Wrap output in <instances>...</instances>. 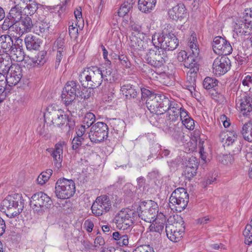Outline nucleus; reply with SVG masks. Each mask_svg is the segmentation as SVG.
Instances as JSON below:
<instances>
[{"label":"nucleus","instance_id":"obj_1","mask_svg":"<svg viewBox=\"0 0 252 252\" xmlns=\"http://www.w3.org/2000/svg\"><path fill=\"white\" fill-rule=\"evenodd\" d=\"M152 42L154 46L158 45L160 49L165 51H173L179 45L178 40L174 33L166 28L160 34H154Z\"/></svg>","mask_w":252,"mask_h":252},{"label":"nucleus","instance_id":"obj_2","mask_svg":"<svg viewBox=\"0 0 252 252\" xmlns=\"http://www.w3.org/2000/svg\"><path fill=\"white\" fill-rule=\"evenodd\" d=\"M24 200L21 194H14L7 196L1 202L2 209L10 218H14L19 215L24 208Z\"/></svg>","mask_w":252,"mask_h":252},{"label":"nucleus","instance_id":"obj_3","mask_svg":"<svg viewBox=\"0 0 252 252\" xmlns=\"http://www.w3.org/2000/svg\"><path fill=\"white\" fill-rule=\"evenodd\" d=\"M185 230L184 221L181 217L177 216V219L174 217H169L165 226V231L168 239L172 242L180 241Z\"/></svg>","mask_w":252,"mask_h":252},{"label":"nucleus","instance_id":"obj_4","mask_svg":"<svg viewBox=\"0 0 252 252\" xmlns=\"http://www.w3.org/2000/svg\"><path fill=\"white\" fill-rule=\"evenodd\" d=\"M53 202L46 194L39 191L33 194L31 198L30 205L33 212L39 215H42L48 208H50Z\"/></svg>","mask_w":252,"mask_h":252},{"label":"nucleus","instance_id":"obj_5","mask_svg":"<svg viewBox=\"0 0 252 252\" xmlns=\"http://www.w3.org/2000/svg\"><path fill=\"white\" fill-rule=\"evenodd\" d=\"M189 194L183 188L176 189L169 198V206L173 210L181 212L187 206L189 202Z\"/></svg>","mask_w":252,"mask_h":252},{"label":"nucleus","instance_id":"obj_6","mask_svg":"<svg viewBox=\"0 0 252 252\" xmlns=\"http://www.w3.org/2000/svg\"><path fill=\"white\" fill-rule=\"evenodd\" d=\"M158 204L153 200L141 202L138 209L139 218L145 221L150 223L154 222L158 216Z\"/></svg>","mask_w":252,"mask_h":252},{"label":"nucleus","instance_id":"obj_7","mask_svg":"<svg viewBox=\"0 0 252 252\" xmlns=\"http://www.w3.org/2000/svg\"><path fill=\"white\" fill-rule=\"evenodd\" d=\"M75 192V184L72 180L64 178L58 180L56 183L55 193L60 199H64L72 197Z\"/></svg>","mask_w":252,"mask_h":252},{"label":"nucleus","instance_id":"obj_8","mask_svg":"<svg viewBox=\"0 0 252 252\" xmlns=\"http://www.w3.org/2000/svg\"><path fill=\"white\" fill-rule=\"evenodd\" d=\"M44 118L47 123L60 127L66 123L67 115L63 110L51 105L45 113Z\"/></svg>","mask_w":252,"mask_h":252},{"label":"nucleus","instance_id":"obj_9","mask_svg":"<svg viewBox=\"0 0 252 252\" xmlns=\"http://www.w3.org/2000/svg\"><path fill=\"white\" fill-rule=\"evenodd\" d=\"M83 77L85 78L87 86L92 89L99 87L102 82V76L99 73V68L95 66L88 67L84 70L80 76L79 80L81 82Z\"/></svg>","mask_w":252,"mask_h":252},{"label":"nucleus","instance_id":"obj_10","mask_svg":"<svg viewBox=\"0 0 252 252\" xmlns=\"http://www.w3.org/2000/svg\"><path fill=\"white\" fill-rule=\"evenodd\" d=\"M154 46L153 49L149 50L145 59L148 64L154 67L159 68L165 63L167 57L158 45Z\"/></svg>","mask_w":252,"mask_h":252},{"label":"nucleus","instance_id":"obj_11","mask_svg":"<svg viewBox=\"0 0 252 252\" xmlns=\"http://www.w3.org/2000/svg\"><path fill=\"white\" fill-rule=\"evenodd\" d=\"M88 137L92 143H98L104 141L108 136V127L103 122H97L93 125L88 132Z\"/></svg>","mask_w":252,"mask_h":252},{"label":"nucleus","instance_id":"obj_12","mask_svg":"<svg viewBox=\"0 0 252 252\" xmlns=\"http://www.w3.org/2000/svg\"><path fill=\"white\" fill-rule=\"evenodd\" d=\"M111 206L109 197L105 195L98 196L93 203L91 210L95 216H100L109 211Z\"/></svg>","mask_w":252,"mask_h":252},{"label":"nucleus","instance_id":"obj_13","mask_svg":"<svg viewBox=\"0 0 252 252\" xmlns=\"http://www.w3.org/2000/svg\"><path fill=\"white\" fill-rule=\"evenodd\" d=\"M142 98L146 99V104L147 108L153 114L157 115L158 111V102L159 100L158 99L159 95L158 93H153L150 90L143 88L141 90Z\"/></svg>","mask_w":252,"mask_h":252},{"label":"nucleus","instance_id":"obj_14","mask_svg":"<svg viewBox=\"0 0 252 252\" xmlns=\"http://www.w3.org/2000/svg\"><path fill=\"white\" fill-rule=\"evenodd\" d=\"M212 47L216 54L223 55V56L230 54L232 51V48L230 43L221 36H217L214 38Z\"/></svg>","mask_w":252,"mask_h":252},{"label":"nucleus","instance_id":"obj_15","mask_svg":"<svg viewBox=\"0 0 252 252\" xmlns=\"http://www.w3.org/2000/svg\"><path fill=\"white\" fill-rule=\"evenodd\" d=\"M237 107L244 116H249L252 110V98L245 92L241 93L236 99Z\"/></svg>","mask_w":252,"mask_h":252},{"label":"nucleus","instance_id":"obj_16","mask_svg":"<svg viewBox=\"0 0 252 252\" xmlns=\"http://www.w3.org/2000/svg\"><path fill=\"white\" fill-rule=\"evenodd\" d=\"M231 62L226 56L217 57L213 64V72L216 75L220 76L225 74L230 69Z\"/></svg>","mask_w":252,"mask_h":252},{"label":"nucleus","instance_id":"obj_17","mask_svg":"<svg viewBox=\"0 0 252 252\" xmlns=\"http://www.w3.org/2000/svg\"><path fill=\"white\" fill-rule=\"evenodd\" d=\"M86 128L84 126H78L76 130V136L74 137L72 141V148L74 150H77L82 146L84 149L90 150L92 148L89 143L84 144V141L87 138V133H86Z\"/></svg>","mask_w":252,"mask_h":252},{"label":"nucleus","instance_id":"obj_18","mask_svg":"<svg viewBox=\"0 0 252 252\" xmlns=\"http://www.w3.org/2000/svg\"><path fill=\"white\" fill-rule=\"evenodd\" d=\"M64 145V141H60L55 145L54 148L47 149L53 158L54 167L57 170H59L62 166L63 154Z\"/></svg>","mask_w":252,"mask_h":252},{"label":"nucleus","instance_id":"obj_19","mask_svg":"<svg viewBox=\"0 0 252 252\" xmlns=\"http://www.w3.org/2000/svg\"><path fill=\"white\" fill-rule=\"evenodd\" d=\"M114 221L117 227L123 230L126 229L132 223L130 215L125 209L121 210L117 214Z\"/></svg>","mask_w":252,"mask_h":252},{"label":"nucleus","instance_id":"obj_20","mask_svg":"<svg viewBox=\"0 0 252 252\" xmlns=\"http://www.w3.org/2000/svg\"><path fill=\"white\" fill-rule=\"evenodd\" d=\"M22 43L23 40L19 37L17 38L14 44L9 51L10 56L13 60L17 62H22L25 58Z\"/></svg>","mask_w":252,"mask_h":252},{"label":"nucleus","instance_id":"obj_21","mask_svg":"<svg viewBox=\"0 0 252 252\" xmlns=\"http://www.w3.org/2000/svg\"><path fill=\"white\" fill-rule=\"evenodd\" d=\"M189 70L187 73V82L185 87L192 94L195 91L196 87V78L199 70V64L189 68Z\"/></svg>","mask_w":252,"mask_h":252},{"label":"nucleus","instance_id":"obj_22","mask_svg":"<svg viewBox=\"0 0 252 252\" xmlns=\"http://www.w3.org/2000/svg\"><path fill=\"white\" fill-rule=\"evenodd\" d=\"M50 27L47 20L40 17L34 24L33 32L39 36H43L49 33Z\"/></svg>","mask_w":252,"mask_h":252},{"label":"nucleus","instance_id":"obj_23","mask_svg":"<svg viewBox=\"0 0 252 252\" xmlns=\"http://www.w3.org/2000/svg\"><path fill=\"white\" fill-rule=\"evenodd\" d=\"M233 31L237 35H249L252 34V27L241 18L235 23Z\"/></svg>","mask_w":252,"mask_h":252},{"label":"nucleus","instance_id":"obj_24","mask_svg":"<svg viewBox=\"0 0 252 252\" xmlns=\"http://www.w3.org/2000/svg\"><path fill=\"white\" fill-rule=\"evenodd\" d=\"M177 59L180 62H184L185 67L188 68L198 64V59L191 54L188 56L185 51H181L178 54Z\"/></svg>","mask_w":252,"mask_h":252},{"label":"nucleus","instance_id":"obj_25","mask_svg":"<svg viewBox=\"0 0 252 252\" xmlns=\"http://www.w3.org/2000/svg\"><path fill=\"white\" fill-rule=\"evenodd\" d=\"M167 111L166 120L171 122H176L178 120L179 114L182 107L180 104L178 103L174 100H171Z\"/></svg>","mask_w":252,"mask_h":252},{"label":"nucleus","instance_id":"obj_26","mask_svg":"<svg viewBox=\"0 0 252 252\" xmlns=\"http://www.w3.org/2000/svg\"><path fill=\"white\" fill-rule=\"evenodd\" d=\"M166 222V218L162 213L158 214L156 220L150 225L149 229L150 232H158L161 234L162 232L165 223Z\"/></svg>","mask_w":252,"mask_h":252},{"label":"nucleus","instance_id":"obj_27","mask_svg":"<svg viewBox=\"0 0 252 252\" xmlns=\"http://www.w3.org/2000/svg\"><path fill=\"white\" fill-rule=\"evenodd\" d=\"M237 136L236 131L225 130L220 134V140L224 147L229 146L237 140Z\"/></svg>","mask_w":252,"mask_h":252},{"label":"nucleus","instance_id":"obj_28","mask_svg":"<svg viewBox=\"0 0 252 252\" xmlns=\"http://www.w3.org/2000/svg\"><path fill=\"white\" fill-rule=\"evenodd\" d=\"M186 10L184 4L179 3L168 10V15L171 19L177 21L185 17Z\"/></svg>","mask_w":252,"mask_h":252},{"label":"nucleus","instance_id":"obj_29","mask_svg":"<svg viewBox=\"0 0 252 252\" xmlns=\"http://www.w3.org/2000/svg\"><path fill=\"white\" fill-rule=\"evenodd\" d=\"M183 125L179 123L177 124H169L167 129L168 133L174 140L179 141L184 136L183 131Z\"/></svg>","mask_w":252,"mask_h":252},{"label":"nucleus","instance_id":"obj_30","mask_svg":"<svg viewBox=\"0 0 252 252\" xmlns=\"http://www.w3.org/2000/svg\"><path fill=\"white\" fill-rule=\"evenodd\" d=\"M14 43L12 37L8 34L0 36V55L9 52L13 47Z\"/></svg>","mask_w":252,"mask_h":252},{"label":"nucleus","instance_id":"obj_31","mask_svg":"<svg viewBox=\"0 0 252 252\" xmlns=\"http://www.w3.org/2000/svg\"><path fill=\"white\" fill-rule=\"evenodd\" d=\"M158 95H159L158 100V110L157 115H161L164 114L167 111L169 108L168 105L170 104L171 100L169 99L164 94L158 93Z\"/></svg>","mask_w":252,"mask_h":252},{"label":"nucleus","instance_id":"obj_32","mask_svg":"<svg viewBox=\"0 0 252 252\" xmlns=\"http://www.w3.org/2000/svg\"><path fill=\"white\" fill-rule=\"evenodd\" d=\"M150 155L148 156L147 160H149L150 158L156 157L158 158L157 153L160 150L158 155H160L161 158L167 157L170 153V151L165 149V147L162 148L160 145L158 144H155L152 145L150 148Z\"/></svg>","mask_w":252,"mask_h":252},{"label":"nucleus","instance_id":"obj_33","mask_svg":"<svg viewBox=\"0 0 252 252\" xmlns=\"http://www.w3.org/2000/svg\"><path fill=\"white\" fill-rule=\"evenodd\" d=\"M121 91L125 94L127 98H136L140 93V90L137 87L131 84H125L121 87Z\"/></svg>","mask_w":252,"mask_h":252},{"label":"nucleus","instance_id":"obj_34","mask_svg":"<svg viewBox=\"0 0 252 252\" xmlns=\"http://www.w3.org/2000/svg\"><path fill=\"white\" fill-rule=\"evenodd\" d=\"M24 41L28 50H37L41 44L40 39L31 34L26 35Z\"/></svg>","mask_w":252,"mask_h":252},{"label":"nucleus","instance_id":"obj_35","mask_svg":"<svg viewBox=\"0 0 252 252\" xmlns=\"http://www.w3.org/2000/svg\"><path fill=\"white\" fill-rule=\"evenodd\" d=\"M156 0H138V8L143 13H149L155 8Z\"/></svg>","mask_w":252,"mask_h":252},{"label":"nucleus","instance_id":"obj_36","mask_svg":"<svg viewBox=\"0 0 252 252\" xmlns=\"http://www.w3.org/2000/svg\"><path fill=\"white\" fill-rule=\"evenodd\" d=\"M10 57L7 55H0V72L7 74L12 65Z\"/></svg>","mask_w":252,"mask_h":252},{"label":"nucleus","instance_id":"obj_37","mask_svg":"<svg viewBox=\"0 0 252 252\" xmlns=\"http://www.w3.org/2000/svg\"><path fill=\"white\" fill-rule=\"evenodd\" d=\"M140 36L135 35L130 37V45L134 50H142L148 46L147 41L142 39Z\"/></svg>","mask_w":252,"mask_h":252},{"label":"nucleus","instance_id":"obj_38","mask_svg":"<svg viewBox=\"0 0 252 252\" xmlns=\"http://www.w3.org/2000/svg\"><path fill=\"white\" fill-rule=\"evenodd\" d=\"M113 239L120 247L127 246L129 244V237L123 232L115 231L112 234Z\"/></svg>","mask_w":252,"mask_h":252},{"label":"nucleus","instance_id":"obj_39","mask_svg":"<svg viewBox=\"0 0 252 252\" xmlns=\"http://www.w3.org/2000/svg\"><path fill=\"white\" fill-rule=\"evenodd\" d=\"M19 28V32L22 34L31 32L32 29H33L34 28L32 18L28 15L26 16L22 20Z\"/></svg>","mask_w":252,"mask_h":252},{"label":"nucleus","instance_id":"obj_40","mask_svg":"<svg viewBox=\"0 0 252 252\" xmlns=\"http://www.w3.org/2000/svg\"><path fill=\"white\" fill-rule=\"evenodd\" d=\"M188 46L191 51V55L193 56H195L197 59H198V56L199 53V49L198 48L196 34L195 33H193L189 38Z\"/></svg>","mask_w":252,"mask_h":252},{"label":"nucleus","instance_id":"obj_41","mask_svg":"<svg viewBox=\"0 0 252 252\" xmlns=\"http://www.w3.org/2000/svg\"><path fill=\"white\" fill-rule=\"evenodd\" d=\"M22 7L17 4L13 7L10 10L9 13V17L13 20L14 22L17 23L19 22L22 18Z\"/></svg>","mask_w":252,"mask_h":252},{"label":"nucleus","instance_id":"obj_42","mask_svg":"<svg viewBox=\"0 0 252 252\" xmlns=\"http://www.w3.org/2000/svg\"><path fill=\"white\" fill-rule=\"evenodd\" d=\"M79 88L80 85L77 81H71L67 82L63 90L64 91V92L69 93L75 96H78L77 92L79 91Z\"/></svg>","mask_w":252,"mask_h":252},{"label":"nucleus","instance_id":"obj_43","mask_svg":"<svg viewBox=\"0 0 252 252\" xmlns=\"http://www.w3.org/2000/svg\"><path fill=\"white\" fill-rule=\"evenodd\" d=\"M133 3L128 1H125L120 6L117 13L119 17H124L127 15L133 7Z\"/></svg>","mask_w":252,"mask_h":252},{"label":"nucleus","instance_id":"obj_44","mask_svg":"<svg viewBox=\"0 0 252 252\" xmlns=\"http://www.w3.org/2000/svg\"><path fill=\"white\" fill-rule=\"evenodd\" d=\"M76 96L67 92H64V91H63L62 94L61 95L62 100L63 101L65 105L68 107V110H69V108H71L72 103L75 99Z\"/></svg>","mask_w":252,"mask_h":252},{"label":"nucleus","instance_id":"obj_45","mask_svg":"<svg viewBox=\"0 0 252 252\" xmlns=\"http://www.w3.org/2000/svg\"><path fill=\"white\" fill-rule=\"evenodd\" d=\"M95 117L94 115L92 113H87L83 120V125H81L80 126H84L86 128V133L88 134V132L87 130L90 127L93 126L94 122L95 121Z\"/></svg>","mask_w":252,"mask_h":252},{"label":"nucleus","instance_id":"obj_46","mask_svg":"<svg viewBox=\"0 0 252 252\" xmlns=\"http://www.w3.org/2000/svg\"><path fill=\"white\" fill-rule=\"evenodd\" d=\"M99 68V73H100V75L102 76V81L104 80V81L111 82L112 68L110 66H102Z\"/></svg>","mask_w":252,"mask_h":252},{"label":"nucleus","instance_id":"obj_47","mask_svg":"<svg viewBox=\"0 0 252 252\" xmlns=\"http://www.w3.org/2000/svg\"><path fill=\"white\" fill-rule=\"evenodd\" d=\"M53 173V170L51 169H47L46 171L42 172L37 179V183L43 185L45 184L49 179Z\"/></svg>","mask_w":252,"mask_h":252},{"label":"nucleus","instance_id":"obj_48","mask_svg":"<svg viewBox=\"0 0 252 252\" xmlns=\"http://www.w3.org/2000/svg\"><path fill=\"white\" fill-rule=\"evenodd\" d=\"M44 58L43 55H41L40 59H39V55L38 54L37 57L35 56V57H30L28 56L27 57V59H26L25 61L28 64H31V65L35 66L38 65H42L44 63Z\"/></svg>","mask_w":252,"mask_h":252},{"label":"nucleus","instance_id":"obj_49","mask_svg":"<svg viewBox=\"0 0 252 252\" xmlns=\"http://www.w3.org/2000/svg\"><path fill=\"white\" fill-rule=\"evenodd\" d=\"M243 235L245 238V244L249 245L252 244V224H247L246 226Z\"/></svg>","mask_w":252,"mask_h":252},{"label":"nucleus","instance_id":"obj_50","mask_svg":"<svg viewBox=\"0 0 252 252\" xmlns=\"http://www.w3.org/2000/svg\"><path fill=\"white\" fill-rule=\"evenodd\" d=\"M218 83V81L216 79L207 77L203 81V86L205 89L209 90L217 86Z\"/></svg>","mask_w":252,"mask_h":252},{"label":"nucleus","instance_id":"obj_51","mask_svg":"<svg viewBox=\"0 0 252 252\" xmlns=\"http://www.w3.org/2000/svg\"><path fill=\"white\" fill-rule=\"evenodd\" d=\"M27 101V96L25 94H20L15 99L14 103L17 108H23L25 106Z\"/></svg>","mask_w":252,"mask_h":252},{"label":"nucleus","instance_id":"obj_52","mask_svg":"<svg viewBox=\"0 0 252 252\" xmlns=\"http://www.w3.org/2000/svg\"><path fill=\"white\" fill-rule=\"evenodd\" d=\"M23 67L17 63H14L12 64L10 69L9 70L10 72L9 74L14 75L15 76H18L22 77L23 76Z\"/></svg>","mask_w":252,"mask_h":252},{"label":"nucleus","instance_id":"obj_53","mask_svg":"<svg viewBox=\"0 0 252 252\" xmlns=\"http://www.w3.org/2000/svg\"><path fill=\"white\" fill-rule=\"evenodd\" d=\"M21 78L22 77H19L18 75L15 76L8 73L6 76V81L9 86H15L20 82Z\"/></svg>","mask_w":252,"mask_h":252},{"label":"nucleus","instance_id":"obj_54","mask_svg":"<svg viewBox=\"0 0 252 252\" xmlns=\"http://www.w3.org/2000/svg\"><path fill=\"white\" fill-rule=\"evenodd\" d=\"M246 23L252 27V8L245 10L244 16L242 17Z\"/></svg>","mask_w":252,"mask_h":252},{"label":"nucleus","instance_id":"obj_55","mask_svg":"<svg viewBox=\"0 0 252 252\" xmlns=\"http://www.w3.org/2000/svg\"><path fill=\"white\" fill-rule=\"evenodd\" d=\"M180 124L183 125V129L184 128V126L189 130H193L194 128V120L190 117L188 118V119L187 118L183 119V122Z\"/></svg>","mask_w":252,"mask_h":252},{"label":"nucleus","instance_id":"obj_56","mask_svg":"<svg viewBox=\"0 0 252 252\" xmlns=\"http://www.w3.org/2000/svg\"><path fill=\"white\" fill-rule=\"evenodd\" d=\"M105 244V241L103 238L100 236H97L94 239V247L95 250H104L103 246Z\"/></svg>","mask_w":252,"mask_h":252},{"label":"nucleus","instance_id":"obj_57","mask_svg":"<svg viewBox=\"0 0 252 252\" xmlns=\"http://www.w3.org/2000/svg\"><path fill=\"white\" fill-rule=\"evenodd\" d=\"M234 160V158L232 155H223L220 159L221 162L224 164L228 165L231 164Z\"/></svg>","mask_w":252,"mask_h":252},{"label":"nucleus","instance_id":"obj_58","mask_svg":"<svg viewBox=\"0 0 252 252\" xmlns=\"http://www.w3.org/2000/svg\"><path fill=\"white\" fill-rule=\"evenodd\" d=\"M197 169V168H195L194 167L192 168L186 166V168L184 170L185 175L189 179H190L196 175Z\"/></svg>","mask_w":252,"mask_h":252},{"label":"nucleus","instance_id":"obj_59","mask_svg":"<svg viewBox=\"0 0 252 252\" xmlns=\"http://www.w3.org/2000/svg\"><path fill=\"white\" fill-rule=\"evenodd\" d=\"M16 23L15 22L9 17H7L1 25V29L3 31H6L11 28L12 26Z\"/></svg>","mask_w":252,"mask_h":252},{"label":"nucleus","instance_id":"obj_60","mask_svg":"<svg viewBox=\"0 0 252 252\" xmlns=\"http://www.w3.org/2000/svg\"><path fill=\"white\" fill-rule=\"evenodd\" d=\"M132 252H155L149 245H143L137 247Z\"/></svg>","mask_w":252,"mask_h":252},{"label":"nucleus","instance_id":"obj_61","mask_svg":"<svg viewBox=\"0 0 252 252\" xmlns=\"http://www.w3.org/2000/svg\"><path fill=\"white\" fill-rule=\"evenodd\" d=\"M252 122L251 121H249L247 123H246L245 124L243 125L242 129L241 130V134H242L243 138L245 139V133H246V132H247V134H248L250 132H251V131H252Z\"/></svg>","mask_w":252,"mask_h":252},{"label":"nucleus","instance_id":"obj_62","mask_svg":"<svg viewBox=\"0 0 252 252\" xmlns=\"http://www.w3.org/2000/svg\"><path fill=\"white\" fill-rule=\"evenodd\" d=\"M78 28L74 26L73 24L70 25L68 28L69 34L71 38L76 39L78 35Z\"/></svg>","mask_w":252,"mask_h":252},{"label":"nucleus","instance_id":"obj_63","mask_svg":"<svg viewBox=\"0 0 252 252\" xmlns=\"http://www.w3.org/2000/svg\"><path fill=\"white\" fill-rule=\"evenodd\" d=\"M92 89V88L89 87L88 89H85L84 92H81V93L78 92V96L84 99H88L92 95V92L93 91Z\"/></svg>","mask_w":252,"mask_h":252},{"label":"nucleus","instance_id":"obj_64","mask_svg":"<svg viewBox=\"0 0 252 252\" xmlns=\"http://www.w3.org/2000/svg\"><path fill=\"white\" fill-rule=\"evenodd\" d=\"M186 166L197 168L198 166V160L196 157L192 156L189 158Z\"/></svg>","mask_w":252,"mask_h":252}]
</instances>
